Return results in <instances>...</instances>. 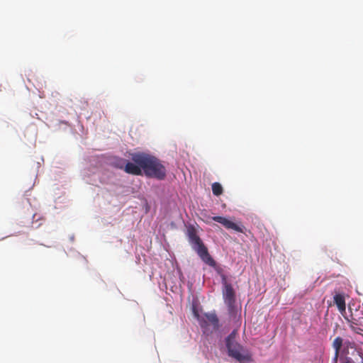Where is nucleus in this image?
<instances>
[{"label": "nucleus", "mask_w": 363, "mask_h": 363, "mask_svg": "<svg viewBox=\"0 0 363 363\" xmlns=\"http://www.w3.org/2000/svg\"><path fill=\"white\" fill-rule=\"evenodd\" d=\"M206 320L201 323V327H204L206 325H210L213 327V329L217 330L219 329V319L216 313H207L204 314Z\"/></svg>", "instance_id": "423d86ee"}, {"label": "nucleus", "mask_w": 363, "mask_h": 363, "mask_svg": "<svg viewBox=\"0 0 363 363\" xmlns=\"http://www.w3.org/2000/svg\"><path fill=\"white\" fill-rule=\"evenodd\" d=\"M186 235L192 249L197 253L201 260L211 267H215L216 263L198 235L196 229L193 225H189L187 227Z\"/></svg>", "instance_id": "f03ea898"}, {"label": "nucleus", "mask_w": 363, "mask_h": 363, "mask_svg": "<svg viewBox=\"0 0 363 363\" xmlns=\"http://www.w3.org/2000/svg\"><path fill=\"white\" fill-rule=\"evenodd\" d=\"M346 320L349 323V324H350L349 326L353 332H354L355 333H357V334H361V333L363 331V330L362 328L357 327V323L356 319L352 318V320H350L348 318H346Z\"/></svg>", "instance_id": "1a4fd4ad"}, {"label": "nucleus", "mask_w": 363, "mask_h": 363, "mask_svg": "<svg viewBox=\"0 0 363 363\" xmlns=\"http://www.w3.org/2000/svg\"><path fill=\"white\" fill-rule=\"evenodd\" d=\"M334 302L336 304L338 310L342 313L345 311V300L342 294H337L334 296Z\"/></svg>", "instance_id": "6e6552de"}, {"label": "nucleus", "mask_w": 363, "mask_h": 363, "mask_svg": "<svg viewBox=\"0 0 363 363\" xmlns=\"http://www.w3.org/2000/svg\"><path fill=\"white\" fill-rule=\"evenodd\" d=\"M124 171L133 175H142V167L133 162H127L123 167Z\"/></svg>", "instance_id": "0eeeda50"}, {"label": "nucleus", "mask_w": 363, "mask_h": 363, "mask_svg": "<svg viewBox=\"0 0 363 363\" xmlns=\"http://www.w3.org/2000/svg\"><path fill=\"white\" fill-rule=\"evenodd\" d=\"M238 331L233 330L225 339V345L228 355L241 363L251 362L252 357L250 353L236 341Z\"/></svg>", "instance_id": "7ed1b4c3"}, {"label": "nucleus", "mask_w": 363, "mask_h": 363, "mask_svg": "<svg viewBox=\"0 0 363 363\" xmlns=\"http://www.w3.org/2000/svg\"><path fill=\"white\" fill-rule=\"evenodd\" d=\"M339 354L340 353H337V352L335 351V356H334V358H333V362L335 363H337V362Z\"/></svg>", "instance_id": "f8f14e48"}, {"label": "nucleus", "mask_w": 363, "mask_h": 363, "mask_svg": "<svg viewBox=\"0 0 363 363\" xmlns=\"http://www.w3.org/2000/svg\"><path fill=\"white\" fill-rule=\"evenodd\" d=\"M212 191L215 196H220L223 194V189L221 184L218 182H214L212 184Z\"/></svg>", "instance_id": "9d476101"}, {"label": "nucleus", "mask_w": 363, "mask_h": 363, "mask_svg": "<svg viewBox=\"0 0 363 363\" xmlns=\"http://www.w3.org/2000/svg\"><path fill=\"white\" fill-rule=\"evenodd\" d=\"M343 363H354V362L352 361V359L350 357H346L344 360V362Z\"/></svg>", "instance_id": "ddd939ff"}, {"label": "nucleus", "mask_w": 363, "mask_h": 363, "mask_svg": "<svg viewBox=\"0 0 363 363\" xmlns=\"http://www.w3.org/2000/svg\"><path fill=\"white\" fill-rule=\"evenodd\" d=\"M223 296L225 303L227 305L229 313L235 310V293L232 285L227 282L225 277H223Z\"/></svg>", "instance_id": "20e7f679"}, {"label": "nucleus", "mask_w": 363, "mask_h": 363, "mask_svg": "<svg viewBox=\"0 0 363 363\" xmlns=\"http://www.w3.org/2000/svg\"><path fill=\"white\" fill-rule=\"evenodd\" d=\"M212 220L220 223L227 229H232L236 232L245 233V228L241 223H235L223 216H213Z\"/></svg>", "instance_id": "39448f33"}, {"label": "nucleus", "mask_w": 363, "mask_h": 363, "mask_svg": "<svg viewBox=\"0 0 363 363\" xmlns=\"http://www.w3.org/2000/svg\"><path fill=\"white\" fill-rule=\"evenodd\" d=\"M343 340L340 337H337L335 338L333 342V347L335 349V351L337 353H340V349L342 346Z\"/></svg>", "instance_id": "9b49d317"}, {"label": "nucleus", "mask_w": 363, "mask_h": 363, "mask_svg": "<svg viewBox=\"0 0 363 363\" xmlns=\"http://www.w3.org/2000/svg\"><path fill=\"white\" fill-rule=\"evenodd\" d=\"M362 363H363V359H362Z\"/></svg>", "instance_id": "4468645a"}, {"label": "nucleus", "mask_w": 363, "mask_h": 363, "mask_svg": "<svg viewBox=\"0 0 363 363\" xmlns=\"http://www.w3.org/2000/svg\"><path fill=\"white\" fill-rule=\"evenodd\" d=\"M131 160L140 165L145 174L148 177L163 180L166 177V168L155 157L145 153H133Z\"/></svg>", "instance_id": "f257e3e1"}]
</instances>
